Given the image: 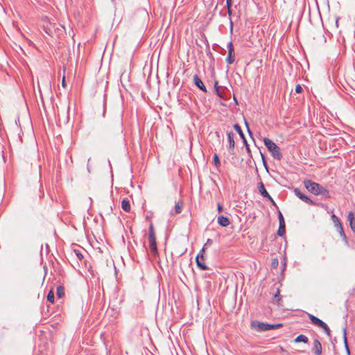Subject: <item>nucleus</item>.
<instances>
[{
    "instance_id": "nucleus-31",
    "label": "nucleus",
    "mask_w": 355,
    "mask_h": 355,
    "mask_svg": "<svg viewBox=\"0 0 355 355\" xmlns=\"http://www.w3.org/2000/svg\"><path fill=\"white\" fill-rule=\"evenodd\" d=\"M296 93L300 94L302 92V87L300 85H297L295 89Z\"/></svg>"
},
{
    "instance_id": "nucleus-5",
    "label": "nucleus",
    "mask_w": 355,
    "mask_h": 355,
    "mask_svg": "<svg viewBox=\"0 0 355 355\" xmlns=\"http://www.w3.org/2000/svg\"><path fill=\"white\" fill-rule=\"evenodd\" d=\"M294 193L296 196H297L300 200H302L303 202L311 205H318L316 202L313 201L309 197L306 196L304 193H302L300 189L296 188L294 190Z\"/></svg>"
},
{
    "instance_id": "nucleus-13",
    "label": "nucleus",
    "mask_w": 355,
    "mask_h": 355,
    "mask_svg": "<svg viewBox=\"0 0 355 355\" xmlns=\"http://www.w3.org/2000/svg\"><path fill=\"white\" fill-rule=\"evenodd\" d=\"M227 137H228V142H229V150H233L235 146V142L234 140V133L233 132L230 131L227 133Z\"/></svg>"
},
{
    "instance_id": "nucleus-41",
    "label": "nucleus",
    "mask_w": 355,
    "mask_h": 355,
    "mask_svg": "<svg viewBox=\"0 0 355 355\" xmlns=\"http://www.w3.org/2000/svg\"><path fill=\"white\" fill-rule=\"evenodd\" d=\"M227 14H228L229 17H230L232 14V8H227Z\"/></svg>"
},
{
    "instance_id": "nucleus-36",
    "label": "nucleus",
    "mask_w": 355,
    "mask_h": 355,
    "mask_svg": "<svg viewBox=\"0 0 355 355\" xmlns=\"http://www.w3.org/2000/svg\"><path fill=\"white\" fill-rule=\"evenodd\" d=\"M62 85L63 87H66V85H67L64 76L62 77Z\"/></svg>"
},
{
    "instance_id": "nucleus-48",
    "label": "nucleus",
    "mask_w": 355,
    "mask_h": 355,
    "mask_svg": "<svg viewBox=\"0 0 355 355\" xmlns=\"http://www.w3.org/2000/svg\"><path fill=\"white\" fill-rule=\"evenodd\" d=\"M207 273H205V276H204V277H207Z\"/></svg>"
},
{
    "instance_id": "nucleus-43",
    "label": "nucleus",
    "mask_w": 355,
    "mask_h": 355,
    "mask_svg": "<svg viewBox=\"0 0 355 355\" xmlns=\"http://www.w3.org/2000/svg\"><path fill=\"white\" fill-rule=\"evenodd\" d=\"M215 276H216V275L214 272H211V274H209V277L210 279H212L213 277H215Z\"/></svg>"
},
{
    "instance_id": "nucleus-35",
    "label": "nucleus",
    "mask_w": 355,
    "mask_h": 355,
    "mask_svg": "<svg viewBox=\"0 0 355 355\" xmlns=\"http://www.w3.org/2000/svg\"><path fill=\"white\" fill-rule=\"evenodd\" d=\"M201 270H209V268L202 262H201Z\"/></svg>"
},
{
    "instance_id": "nucleus-39",
    "label": "nucleus",
    "mask_w": 355,
    "mask_h": 355,
    "mask_svg": "<svg viewBox=\"0 0 355 355\" xmlns=\"http://www.w3.org/2000/svg\"><path fill=\"white\" fill-rule=\"evenodd\" d=\"M268 200L270 201V202L272 203V205L273 206H275V207H277L276 202L274 201V200L272 199V197H271V199H268Z\"/></svg>"
},
{
    "instance_id": "nucleus-37",
    "label": "nucleus",
    "mask_w": 355,
    "mask_h": 355,
    "mask_svg": "<svg viewBox=\"0 0 355 355\" xmlns=\"http://www.w3.org/2000/svg\"><path fill=\"white\" fill-rule=\"evenodd\" d=\"M217 85H218V82H217V81H216V82H215V89H216V92H217V94H218L219 96H220V94H219V92H218V87L217 86Z\"/></svg>"
},
{
    "instance_id": "nucleus-26",
    "label": "nucleus",
    "mask_w": 355,
    "mask_h": 355,
    "mask_svg": "<svg viewBox=\"0 0 355 355\" xmlns=\"http://www.w3.org/2000/svg\"><path fill=\"white\" fill-rule=\"evenodd\" d=\"M73 252L78 260L81 261L84 258L83 254L79 250H73Z\"/></svg>"
},
{
    "instance_id": "nucleus-25",
    "label": "nucleus",
    "mask_w": 355,
    "mask_h": 355,
    "mask_svg": "<svg viewBox=\"0 0 355 355\" xmlns=\"http://www.w3.org/2000/svg\"><path fill=\"white\" fill-rule=\"evenodd\" d=\"M54 299H55L54 293H53V291L51 289L47 295V300L49 302H50L51 303H53Z\"/></svg>"
},
{
    "instance_id": "nucleus-44",
    "label": "nucleus",
    "mask_w": 355,
    "mask_h": 355,
    "mask_svg": "<svg viewBox=\"0 0 355 355\" xmlns=\"http://www.w3.org/2000/svg\"><path fill=\"white\" fill-rule=\"evenodd\" d=\"M245 125H246V126H247V128H248V131L249 134H250V135H251V134H252V132H251V131H250V128H249V127H248V125L247 122H245Z\"/></svg>"
},
{
    "instance_id": "nucleus-21",
    "label": "nucleus",
    "mask_w": 355,
    "mask_h": 355,
    "mask_svg": "<svg viewBox=\"0 0 355 355\" xmlns=\"http://www.w3.org/2000/svg\"><path fill=\"white\" fill-rule=\"evenodd\" d=\"M212 243V241L211 239H207V242L203 245L202 248H201V260H204V252L205 250V248L208 245H211Z\"/></svg>"
},
{
    "instance_id": "nucleus-40",
    "label": "nucleus",
    "mask_w": 355,
    "mask_h": 355,
    "mask_svg": "<svg viewBox=\"0 0 355 355\" xmlns=\"http://www.w3.org/2000/svg\"><path fill=\"white\" fill-rule=\"evenodd\" d=\"M217 209H218V211H221L222 209H223V206L221 204L218 203V205H217Z\"/></svg>"
},
{
    "instance_id": "nucleus-2",
    "label": "nucleus",
    "mask_w": 355,
    "mask_h": 355,
    "mask_svg": "<svg viewBox=\"0 0 355 355\" xmlns=\"http://www.w3.org/2000/svg\"><path fill=\"white\" fill-rule=\"evenodd\" d=\"M148 239L150 252L154 257H157L158 256V250L156 243L155 231L152 223L149 225Z\"/></svg>"
},
{
    "instance_id": "nucleus-46",
    "label": "nucleus",
    "mask_w": 355,
    "mask_h": 355,
    "mask_svg": "<svg viewBox=\"0 0 355 355\" xmlns=\"http://www.w3.org/2000/svg\"><path fill=\"white\" fill-rule=\"evenodd\" d=\"M280 350L282 352H285V349L282 347H280Z\"/></svg>"
},
{
    "instance_id": "nucleus-45",
    "label": "nucleus",
    "mask_w": 355,
    "mask_h": 355,
    "mask_svg": "<svg viewBox=\"0 0 355 355\" xmlns=\"http://www.w3.org/2000/svg\"><path fill=\"white\" fill-rule=\"evenodd\" d=\"M200 37H201V39H202V37H204V38H205V42H207V39H206V37H205V36L204 35H202V34H201V35H200Z\"/></svg>"
},
{
    "instance_id": "nucleus-3",
    "label": "nucleus",
    "mask_w": 355,
    "mask_h": 355,
    "mask_svg": "<svg viewBox=\"0 0 355 355\" xmlns=\"http://www.w3.org/2000/svg\"><path fill=\"white\" fill-rule=\"evenodd\" d=\"M263 142L268 150L272 153V155L275 159L280 160L282 158L280 148L275 143L268 138H264Z\"/></svg>"
},
{
    "instance_id": "nucleus-28",
    "label": "nucleus",
    "mask_w": 355,
    "mask_h": 355,
    "mask_svg": "<svg viewBox=\"0 0 355 355\" xmlns=\"http://www.w3.org/2000/svg\"><path fill=\"white\" fill-rule=\"evenodd\" d=\"M321 328L324 331V332L329 337H331V330L326 323H324V326H322Z\"/></svg>"
},
{
    "instance_id": "nucleus-20",
    "label": "nucleus",
    "mask_w": 355,
    "mask_h": 355,
    "mask_svg": "<svg viewBox=\"0 0 355 355\" xmlns=\"http://www.w3.org/2000/svg\"><path fill=\"white\" fill-rule=\"evenodd\" d=\"M286 234V225H279V229L277 230V235L279 236H284Z\"/></svg>"
},
{
    "instance_id": "nucleus-4",
    "label": "nucleus",
    "mask_w": 355,
    "mask_h": 355,
    "mask_svg": "<svg viewBox=\"0 0 355 355\" xmlns=\"http://www.w3.org/2000/svg\"><path fill=\"white\" fill-rule=\"evenodd\" d=\"M305 188L314 195H318V191L320 188V184L315 182L311 180H305L304 181Z\"/></svg>"
},
{
    "instance_id": "nucleus-22",
    "label": "nucleus",
    "mask_w": 355,
    "mask_h": 355,
    "mask_svg": "<svg viewBox=\"0 0 355 355\" xmlns=\"http://www.w3.org/2000/svg\"><path fill=\"white\" fill-rule=\"evenodd\" d=\"M343 337H344V343H345V347L346 351L348 354H349V346L347 344V331H346L345 328L343 329Z\"/></svg>"
},
{
    "instance_id": "nucleus-38",
    "label": "nucleus",
    "mask_w": 355,
    "mask_h": 355,
    "mask_svg": "<svg viewBox=\"0 0 355 355\" xmlns=\"http://www.w3.org/2000/svg\"><path fill=\"white\" fill-rule=\"evenodd\" d=\"M201 91L207 92L206 87L202 81H201Z\"/></svg>"
},
{
    "instance_id": "nucleus-11",
    "label": "nucleus",
    "mask_w": 355,
    "mask_h": 355,
    "mask_svg": "<svg viewBox=\"0 0 355 355\" xmlns=\"http://www.w3.org/2000/svg\"><path fill=\"white\" fill-rule=\"evenodd\" d=\"M218 223L222 227H227L230 225V219L223 215H220L217 219Z\"/></svg>"
},
{
    "instance_id": "nucleus-1",
    "label": "nucleus",
    "mask_w": 355,
    "mask_h": 355,
    "mask_svg": "<svg viewBox=\"0 0 355 355\" xmlns=\"http://www.w3.org/2000/svg\"><path fill=\"white\" fill-rule=\"evenodd\" d=\"M282 327V324L278 323L270 324L258 320H252L250 322V328L258 332L266 331L272 329H277Z\"/></svg>"
},
{
    "instance_id": "nucleus-15",
    "label": "nucleus",
    "mask_w": 355,
    "mask_h": 355,
    "mask_svg": "<svg viewBox=\"0 0 355 355\" xmlns=\"http://www.w3.org/2000/svg\"><path fill=\"white\" fill-rule=\"evenodd\" d=\"M331 218L336 229L340 228V227L343 226L339 218L337 217L334 214H331Z\"/></svg>"
},
{
    "instance_id": "nucleus-42",
    "label": "nucleus",
    "mask_w": 355,
    "mask_h": 355,
    "mask_svg": "<svg viewBox=\"0 0 355 355\" xmlns=\"http://www.w3.org/2000/svg\"><path fill=\"white\" fill-rule=\"evenodd\" d=\"M206 282H207V287L209 289L211 286V282L210 281H206Z\"/></svg>"
},
{
    "instance_id": "nucleus-34",
    "label": "nucleus",
    "mask_w": 355,
    "mask_h": 355,
    "mask_svg": "<svg viewBox=\"0 0 355 355\" xmlns=\"http://www.w3.org/2000/svg\"><path fill=\"white\" fill-rule=\"evenodd\" d=\"M196 262L197 264V266L200 268V253H198L196 257Z\"/></svg>"
},
{
    "instance_id": "nucleus-7",
    "label": "nucleus",
    "mask_w": 355,
    "mask_h": 355,
    "mask_svg": "<svg viewBox=\"0 0 355 355\" xmlns=\"http://www.w3.org/2000/svg\"><path fill=\"white\" fill-rule=\"evenodd\" d=\"M234 130L238 132V134L239 135L240 137H241V140L243 141L244 145L245 146V148H246V150H248V153H250V147H249V145L247 142V140L245 139V137L241 130V126L239 125V124H234Z\"/></svg>"
},
{
    "instance_id": "nucleus-10",
    "label": "nucleus",
    "mask_w": 355,
    "mask_h": 355,
    "mask_svg": "<svg viewBox=\"0 0 355 355\" xmlns=\"http://www.w3.org/2000/svg\"><path fill=\"white\" fill-rule=\"evenodd\" d=\"M258 189L262 196L266 198L267 199H271V196L265 189L264 184L262 182H260L258 184Z\"/></svg>"
},
{
    "instance_id": "nucleus-17",
    "label": "nucleus",
    "mask_w": 355,
    "mask_h": 355,
    "mask_svg": "<svg viewBox=\"0 0 355 355\" xmlns=\"http://www.w3.org/2000/svg\"><path fill=\"white\" fill-rule=\"evenodd\" d=\"M294 342L307 343L309 342V338L306 336L300 334L295 338Z\"/></svg>"
},
{
    "instance_id": "nucleus-16",
    "label": "nucleus",
    "mask_w": 355,
    "mask_h": 355,
    "mask_svg": "<svg viewBox=\"0 0 355 355\" xmlns=\"http://www.w3.org/2000/svg\"><path fill=\"white\" fill-rule=\"evenodd\" d=\"M318 195H321L326 198H329L331 197L329 191L327 189L323 187L322 186H320V188L318 191Z\"/></svg>"
},
{
    "instance_id": "nucleus-24",
    "label": "nucleus",
    "mask_w": 355,
    "mask_h": 355,
    "mask_svg": "<svg viewBox=\"0 0 355 355\" xmlns=\"http://www.w3.org/2000/svg\"><path fill=\"white\" fill-rule=\"evenodd\" d=\"M274 301L276 302H279L282 300V297L280 295V290L279 288H277V291L274 294Z\"/></svg>"
},
{
    "instance_id": "nucleus-30",
    "label": "nucleus",
    "mask_w": 355,
    "mask_h": 355,
    "mask_svg": "<svg viewBox=\"0 0 355 355\" xmlns=\"http://www.w3.org/2000/svg\"><path fill=\"white\" fill-rule=\"evenodd\" d=\"M194 83L195 85L200 88V78L198 77V74H195L193 76Z\"/></svg>"
},
{
    "instance_id": "nucleus-18",
    "label": "nucleus",
    "mask_w": 355,
    "mask_h": 355,
    "mask_svg": "<svg viewBox=\"0 0 355 355\" xmlns=\"http://www.w3.org/2000/svg\"><path fill=\"white\" fill-rule=\"evenodd\" d=\"M56 295L58 298H62L64 295V288L63 286L59 285L56 288Z\"/></svg>"
},
{
    "instance_id": "nucleus-6",
    "label": "nucleus",
    "mask_w": 355,
    "mask_h": 355,
    "mask_svg": "<svg viewBox=\"0 0 355 355\" xmlns=\"http://www.w3.org/2000/svg\"><path fill=\"white\" fill-rule=\"evenodd\" d=\"M227 49H228V55L226 58V62L231 64H232L235 60V53H234V46L232 44V42H230L227 44Z\"/></svg>"
},
{
    "instance_id": "nucleus-9",
    "label": "nucleus",
    "mask_w": 355,
    "mask_h": 355,
    "mask_svg": "<svg viewBox=\"0 0 355 355\" xmlns=\"http://www.w3.org/2000/svg\"><path fill=\"white\" fill-rule=\"evenodd\" d=\"M347 220L349 223L351 230L355 233V216L353 211H349L347 215Z\"/></svg>"
},
{
    "instance_id": "nucleus-27",
    "label": "nucleus",
    "mask_w": 355,
    "mask_h": 355,
    "mask_svg": "<svg viewBox=\"0 0 355 355\" xmlns=\"http://www.w3.org/2000/svg\"><path fill=\"white\" fill-rule=\"evenodd\" d=\"M337 230L339 232L340 236L343 238V239L347 241V236L345 235L343 226L340 227V228H338Z\"/></svg>"
},
{
    "instance_id": "nucleus-8",
    "label": "nucleus",
    "mask_w": 355,
    "mask_h": 355,
    "mask_svg": "<svg viewBox=\"0 0 355 355\" xmlns=\"http://www.w3.org/2000/svg\"><path fill=\"white\" fill-rule=\"evenodd\" d=\"M312 352L315 355H320L322 354V347L319 340L315 339L313 340V347L312 349Z\"/></svg>"
},
{
    "instance_id": "nucleus-47",
    "label": "nucleus",
    "mask_w": 355,
    "mask_h": 355,
    "mask_svg": "<svg viewBox=\"0 0 355 355\" xmlns=\"http://www.w3.org/2000/svg\"><path fill=\"white\" fill-rule=\"evenodd\" d=\"M197 303H198V305H199V301L198 299H197Z\"/></svg>"
},
{
    "instance_id": "nucleus-29",
    "label": "nucleus",
    "mask_w": 355,
    "mask_h": 355,
    "mask_svg": "<svg viewBox=\"0 0 355 355\" xmlns=\"http://www.w3.org/2000/svg\"><path fill=\"white\" fill-rule=\"evenodd\" d=\"M278 219H279V225H286L284 216L279 210L278 211Z\"/></svg>"
},
{
    "instance_id": "nucleus-14",
    "label": "nucleus",
    "mask_w": 355,
    "mask_h": 355,
    "mask_svg": "<svg viewBox=\"0 0 355 355\" xmlns=\"http://www.w3.org/2000/svg\"><path fill=\"white\" fill-rule=\"evenodd\" d=\"M121 207L123 210L126 212H130L131 207L130 204V200L128 198H123L121 201Z\"/></svg>"
},
{
    "instance_id": "nucleus-33",
    "label": "nucleus",
    "mask_w": 355,
    "mask_h": 355,
    "mask_svg": "<svg viewBox=\"0 0 355 355\" xmlns=\"http://www.w3.org/2000/svg\"><path fill=\"white\" fill-rule=\"evenodd\" d=\"M232 0H226L227 8H232Z\"/></svg>"
},
{
    "instance_id": "nucleus-23",
    "label": "nucleus",
    "mask_w": 355,
    "mask_h": 355,
    "mask_svg": "<svg viewBox=\"0 0 355 355\" xmlns=\"http://www.w3.org/2000/svg\"><path fill=\"white\" fill-rule=\"evenodd\" d=\"M213 162L216 167V168L218 170L219 166H220V162L218 156L216 154H214L213 157Z\"/></svg>"
},
{
    "instance_id": "nucleus-32",
    "label": "nucleus",
    "mask_w": 355,
    "mask_h": 355,
    "mask_svg": "<svg viewBox=\"0 0 355 355\" xmlns=\"http://www.w3.org/2000/svg\"><path fill=\"white\" fill-rule=\"evenodd\" d=\"M278 263H279V262H278L277 259H272V266L273 268H277V267L278 266Z\"/></svg>"
},
{
    "instance_id": "nucleus-12",
    "label": "nucleus",
    "mask_w": 355,
    "mask_h": 355,
    "mask_svg": "<svg viewBox=\"0 0 355 355\" xmlns=\"http://www.w3.org/2000/svg\"><path fill=\"white\" fill-rule=\"evenodd\" d=\"M309 318L313 324L317 325L318 327H319L320 328L322 326H324V324L325 323L322 320L319 319L318 318L314 316L313 315L309 314Z\"/></svg>"
},
{
    "instance_id": "nucleus-19",
    "label": "nucleus",
    "mask_w": 355,
    "mask_h": 355,
    "mask_svg": "<svg viewBox=\"0 0 355 355\" xmlns=\"http://www.w3.org/2000/svg\"><path fill=\"white\" fill-rule=\"evenodd\" d=\"M182 207L183 202L181 200L178 201L175 205V211L173 214H178L181 213L182 210Z\"/></svg>"
}]
</instances>
